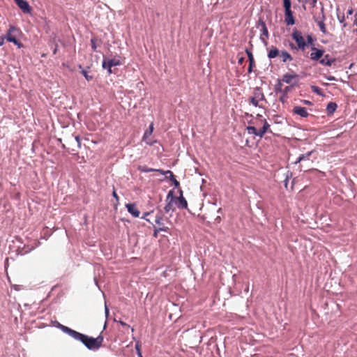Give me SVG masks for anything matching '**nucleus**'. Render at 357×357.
<instances>
[{
    "instance_id": "nucleus-1",
    "label": "nucleus",
    "mask_w": 357,
    "mask_h": 357,
    "mask_svg": "<svg viewBox=\"0 0 357 357\" xmlns=\"http://www.w3.org/2000/svg\"><path fill=\"white\" fill-rule=\"evenodd\" d=\"M59 328L75 340L82 342L90 350H98L100 349L104 340L102 335H99L96 338L89 337L61 324H59Z\"/></svg>"
},
{
    "instance_id": "nucleus-2",
    "label": "nucleus",
    "mask_w": 357,
    "mask_h": 357,
    "mask_svg": "<svg viewBox=\"0 0 357 357\" xmlns=\"http://www.w3.org/2000/svg\"><path fill=\"white\" fill-rule=\"evenodd\" d=\"M255 126H249L246 130L250 135H254L262 138L266 132L272 133L270 130V124L267 122L266 119L260 114H257L255 121L253 122Z\"/></svg>"
},
{
    "instance_id": "nucleus-3",
    "label": "nucleus",
    "mask_w": 357,
    "mask_h": 357,
    "mask_svg": "<svg viewBox=\"0 0 357 357\" xmlns=\"http://www.w3.org/2000/svg\"><path fill=\"white\" fill-rule=\"evenodd\" d=\"M261 100H265V96L263 91L261 88L256 87L254 89L252 96L249 98V102L255 107H260L259 103Z\"/></svg>"
},
{
    "instance_id": "nucleus-4",
    "label": "nucleus",
    "mask_w": 357,
    "mask_h": 357,
    "mask_svg": "<svg viewBox=\"0 0 357 357\" xmlns=\"http://www.w3.org/2000/svg\"><path fill=\"white\" fill-rule=\"evenodd\" d=\"M291 37L293 40L296 42L298 50H301L304 51L307 47V43L305 39L303 36L301 31L294 29L291 33Z\"/></svg>"
},
{
    "instance_id": "nucleus-5",
    "label": "nucleus",
    "mask_w": 357,
    "mask_h": 357,
    "mask_svg": "<svg viewBox=\"0 0 357 357\" xmlns=\"http://www.w3.org/2000/svg\"><path fill=\"white\" fill-rule=\"evenodd\" d=\"M19 31V29L13 25H10V27L6 33V36H5V38L10 43H14L15 45H17L19 48H21L23 47L22 43L16 38L15 36L13 34L15 32Z\"/></svg>"
},
{
    "instance_id": "nucleus-6",
    "label": "nucleus",
    "mask_w": 357,
    "mask_h": 357,
    "mask_svg": "<svg viewBox=\"0 0 357 357\" xmlns=\"http://www.w3.org/2000/svg\"><path fill=\"white\" fill-rule=\"evenodd\" d=\"M176 197L174 196L173 190L169 191L166 197V205L164 207L165 213H169L170 211H174V203L175 202Z\"/></svg>"
},
{
    "instance_id": "nucleus-7",
    "label": "nucleus",
    "mask_w": 357,
    "mask_h": 357,
    "mask_svg": "<svg viewBox=\"0 0 357 357\" xmlns=\"http://www.w3.org/2000/svg\"><path fill=\"white\" fill-rule=\"evenodd\" d=\"M120 61L119 59H104L102 61V68L105 69H107L108 74L112 73V68L113 66L120 65Z\"/></svg>"
},
{
    "instance_id": "nucleus-8",
    "label": "nucleus",
    "mask_w": 357,
    "mask_h": 357,
    "mask_svg": "<svg viewBox=\"0 0 357 357\" xmlns=\"http://www.w3.org/2000/svg\"><path fill=\"white\" fill-rule=\"evenodd\" d=\"M326 20V15L324 14V8L322 6L321 7V17L320 18L314 17V20L315 22H317V25L319 27L320 31L324 33H327V29L326 27V24L324 23V21Z\"/></svg>"
},
{
    "instance_id": "nucleus-9",
    "label": "nucleus",
    "mask_w": 357,
    "mask_h": 357,
    "mask_svg": "<svg viewBox=\"0 0 357 357\" xmlns=\"http://www.w3.org/2000/svg\"><path fill=\"white\" fill-rule=\"evenodd\" d=\"M153 130H154L153 123H151L149 125V128L145 130L143 137H142V140L150 146H152L154 143L156 142V141H151L150 139V136L152 135Z\"/></svg>"
},
{
    "instance_id": "nucleus-10",
    "label": "nucleus",
    "mask_w": 357,
    "mask_h": 357,
    "mask_svg": "<svg viewBox=\"0 0 357 357\" xmlns=\"http://www.w3.org/2000/svg\"><path fill=\"white\" fill-rule=\"evenodd\" d=\"M311 50H312V52L310 53V59L312 61H319L321 58H322L324 54V50L317 49L315 47H312L311 48Z\"/></svg>"
},
{
    "instance_id": "nucleus-11",
    "label": "nucleus",
    "mask_w": 357,
    "mask_h": 357,
    "mask_svg": "<svg viewBox=\"0 0 357 357\" xmlns=\"http://www.w3.org/2000/svg\"><path fill=\"white\" fill-rule=\"evenodd\" d=\"M17 6L23 11L24 13H30L31 11V8L29 6V3L25 0H14Z\"/></svg>"
},
{
    "instance_id": "nucleus-12",
    "label": "nucleus",
    "mask_w": 357,
    "mask_h": 357,
    "mask_svg": "<svg viewBox=\"0 0 357 357\" xmlns=\"http://www.w3.org/2000/svg\"><path fill=\"white\" fill-rule=\"evenodd\" d=\"M257 26L258 27H261V36H260V38H261V40L264 42L266 41V39L263 37V36H265L266 38H268L269 35H268V29L266 27V23L262 21V20H259V22H258V24H257Z\"/></svg>"
},
{
    "instance_id": "nucleus-13",
    "label": "nucleus",
    "mask_w": 357,
    "mask_h": 357,
    "mask_svg": "<svg viewBox=\"0 0 357 357\" xmlns=\"http://www.w3.org/2000/svg\"><path fill=\"white\" fill-rule=\"evenodd\" d=\"M292 112L293 114L303 118H306L309 116V113L307 112V109L301 106H294L292 109Z\"/></svg>"
},
{
    "instance_id": "nucleus-14",
    "label": "nucleus",
    "mask_w": 357,
    "mask_h": 357,
    "mask_svg": "<svg viewBox=\"0 0 357 357\" xmlns=\"http://www.w3.org/2000/svg\"><path fill=\"white\" fill-rule=\"evenodd\" d=\"M126 207L128 211L135 218H138L140 215V212L138 210L135 203H130L126 204Z\"/></svg>"
},
{
    "instance_id": "nucleus-15",
    "label": "nucleus",
    "mask_w": 357,
    "mask_h": 357,
    "mask_svg": "<svg viewBox=\"0 0 357 357\" xmlns=\"http://www.w3.org/2000/svg\"><path fill=\"white\" fill-rule=\"evenodd\" d=\"M174 202L177 204V206L179 208L183 209V208H187V207H188V202H187L186 199H185V197L183 196L182 191L180 192V196L178 197H176Z\"/></svg>"
},
{
    "instance_id": "nucleus-16",
    "label": "nucleus",
    "mask_w": 357,
    "mask_h": 357,
    "mask_svg": "<svg viewBox=\"0 0 357 357\" xmlns=\"http://www.w3.org/2000/svg\"><path fill=\"white\" fill-rule=\"evenodd\" d=\"M336 59L335 58L330 57L329 54H326L323 56L322 58L319 60V63L326 66H331L333 63L335 62Z\"/></svg>"
},
{
    "instance_id": "nucleus-17",
    "label": "nucleus",
    "mask_w": 357,
    "mask_h": 357,
    "mask_svg": "<svg viewBox=\"0 0 357 357\" xmlns=\"http://www.w3.org/2000/svg\"><path fill=\"white\" fill-rule=\"evenodd\" d=\"M285 15V22L287 25H293L295 24V20L293 16V13L291 10H287L284 13Z\"/></svg>"
},
{
    "instance_id": "nucleus-18",
    "label": "nucleus",
    "mask_w": 357,
    "mask_h": 357,
    "mask_svg": "<svg viewBox=\"0 0 357 357\" xmlns=\"http://www.w3.org/2000/svg\"><path fill=\"white\" fill-rule=\"evenodd\" d=\"M298 77V75L296 73L290 74V73H286L282 77V82L287 83V84H291L293 80L296 79Z\"/></svg>"
},
{
    "instance_id": "nucleus-19",
    "label": "nucleus",
    "mask_w": 357,
    "mask_h": 357,
    "mask_svg": "<svg viewBox=\"0 0 357 357\" xmlns=\"http://www.w3.org/2000/svg\"><path fill=\"white\" fill-rule=\"evenodd\" d=\"M154 221L155 224L158 226V227H165V224L163 222V214L161 211H159L157 214L155 215Z\"/></svg>"
},
{
    "instance_id": "nucleus-20",
    "label": "nucleus",
    "mask_w": 357,
    "mask_h": 357,
    "mask_svg": "<svg viewBox=\"0 0 357 357\" xmlns=\"http://www.w3.org/2000/svg\"><path fill=\"white\" fill-rule=\"evenodd\" d=\"M280 50L275 46H271L268 52V57L269 59H274L280 55Z\"/></svg>"
},
{
    "instance_id": "nucleus-21",
    "label": "nucleus",
    "mask_w": 357,
    "mask_h": 357,
    "mask_svg": "<svg viewBox=\"0 0 357 357\" xmlns=\"http://www.w3.org/2000/svg\"><path fill=\"white\" fill-rule=\"evenodd\" d=\"M279 56L282 57V62L284 63H286L287 61H291L293 60L291 55L287 51H281Z\"/></svg>"
},
{
    "instance_id": "nucleus-22",
    "label": "nucleus",
    "mask_w": 357,
    "mask_h": 357,
    "mask_svg": "<svg viewBox=\"0 0 357 357\" xmlns=\"http://www.w3.org/2000/svg\"><path fill=\"white\" fill-rule=\"evenodd\" d=\"M337 107V105L334 102H330L326 107V110L328 114H332L334 113V112L336 110Z\"/></svg>"
},
{
    "instance_id": "nucleus-23",
    "label": "nucleus",
    "mask_w": 357,
    "mask_h": 357,
    "mask_svg": "<svg viewBox=\"0 0 357 357\" xmlns=\"http://www.w3.org/2000/svg\"><path fill=\"white\" fill-rule=\"evenodd\" d=\"M313 151H309L307 152V153L305 154H302L301 155L298 159L295 161V164H297V163H299L301 162V161L303 160H310V158L311 156V155L312 154Z\"/></svg>"
},
{
    "instance_id": "nucleus-24",
    "label": "nucleus",
    "mask_w": 357,
    "mask_h": 357,
    "mask_svg": "<svg viewBox=\"0 0 357 357\" xmlns=\"http://www.w3.org/2000/svg\"><path fill=\"white\" fill-rule=\"evenodd\" d=\"M137 169L141 172H157L158 169L149 168L146 165H139L138 166Z\"/></svg>"
},
{
    "instance_id": "nucleus-25",
    "label": "nucleus",
    "mask_w": 357,
    "mask_h": 357,
    "mask_svg": "<svg viewBox=\"0 0 357 357\" xmlns=\"http://www.w3.org/2000/svg\"><path fill=\"white\" fill-rule=\"evenodd\" d=\"M75 141L76 142L75 148H71V151H77V149H80L81 147V139L79 135L75 136Z\"/></svg>"
},
{
    "instance_id": "nucleus-26",
    "label": "nucleus",
    "mask_w": 357,
    "mask_h": 357,
    "mask_svg": "<svg viewBox=\"0 0 357 357\" xmlns=\"http://www.w3.org/2000/svg\"><path fill=\"white\" fill-rule=\"evenodd\" d=\"M157 172H159L162 175H169V178L172 181L174 178H175L174 175L173 174L172 172L170 170L164 171L162 169H158Z\"/></svg>"
},
{
    "instance_id": "nucleus-27",
    "label": "nucleus",
    "mask_w": 357,
    "mask_h": 357,
    "mask_svg": "<svg viewBox=\"0 0 357 357\" xmlns=\"http://www.w3.org/2000/svg\"><path fill=\"white\" fill-rule=\"evenodd\" d=\"M155 229H154V231H153V236L155 238H157L158 237V232L159 231H168L169 230V228L167 227H154Z\"/></svg>"
},
{
    "instance_id": "nucleus-28",
    "label": "nucleus",
    "mask_w": 357,
    "mask_h": 357,
    "mask_svg": "<svg viewBox=\"0 0 357 357\" xmlns=\"http://www.w3.org/2000/svg\"><path fill=\"white\" fill-rule=\"evenodd\" d=\"M283 5L285 11L291 10V1L290 0H283Z\"/></svg>"
},
{
    "instance_id": "nucleus-29",
    "label": "nucleus",
    "mask_w": 357,
    "mask_h": 357,
    "mask_svg": "<svg viewBox=\"0 0 357 357\" xmlns=\"http://www.w3.org/2000/svg\"><path fill=\"white\" fill-rule=\"evenodd\" d=\"M311 89H312V91L314 93H317V94H318L319 96H322L323 95L322 90L319 87H318L317 86H312Z\"/></svg>"
},
{
    "instance_id": "nucleus-30",
    "label": "nucleus",
    "mask_w": 357,
    "mask_h": 357,
    "mask_svg": "<svg viewBox=\"0 0 357 357\" xmlns=\"http://www.w3.org/2000/svg\"><path fill=\"white\" fill-rule=\"evenodd\" d=\"M81 73L87 81H91L93 79V77L92 75H89L86 70H82Z\"/></svg>"
},
{
    "instance_id": "nucleus-31",
    "label": "nucleus",
    "mask_w": 357,
    "mask_h": 357,
    "mask_svg": "<svg viewBox=\"0 0 357 357\" xmlns=\"http://www.w3.org/2000/svg\"><path fill=\"white\" fill-rule=\"evenodd\" d=\"M305 41L307 43V46L313 45L314 39H313L312 35H307L306 37Z\"/></svg>"
},
{
    "instance_id": "nucleus-32",
    "label": "nucleus",
    "mask_w": 357,
    "mask_h": 357,
    "mask_svg": "<svg viewBox=\"0 0 357 357\" xmlns=\"http://www.w3.org/2000/svg\"><path fill=\"white\" fill-rule=\"evenodd\" d=\"M248 60H249L248 72H249V73H251V72H252V66H253L254 63H255L254 57H251V56H250V58L248 59Z\"/></svg>"
},
{
    "instance_id": "nucleus-33",
    "label": "nucleus",
    "mask_w": 357,
    "mask_h": 357,
    "mask_svg": "<svg viewBox=\"0 0 357 357\" xmlns=\"http://www.w3.org/2000/svg\"><path fill=\"white\" fill-rule=\"evenodd\" d=\"M112 196L115 198L116 199V203H115V206H118L119 204V197L118 196L116 190H115V188H114V190H113V192H112Z\"/></svg>"
},
{
    "instance_id": "nucleus-34",
    "label": "nucleus",
    "mask_w": 357,
    "mask_h": 357,
    "mask_svg": "<svg viewBox=\"0 0 357 357\" xmlns=\"http://www.w3.org/2000/svg\"><path fill=\"white\" fill-rule=\"evenodd\" d=\"M152 213H153V211H151V212H147V213H144V216H143L142 218H143L144 219H145L146 221H148V222H151V220H150V219H149V218H147L146 217H147V216L151 215Z\"/></svg>"
},
{
    "instance_id": "nucleus-35",
    "label": "nucleus",
    "mask_w": 357,
    "mask_h": 357,
    "mask_svg": "<svg viewBox=\"0 0 357 357\" xmlns=\"http://www.w3.org/2000/svg\"><path fill=\"white\" fill-rule=\"evenodd\" d=\"M317 3V0H310V4L312 7H315Z\"/></svg>"
},
{
    "instance_id": "nucleus-36",
    "label": "nucleus",
    "mask_w": 357,
    "mask_h": 357,
    "mask_svg": "<svg viewBox=\"0 0 357 357\" xmlns=\"http://www.w3.org/2000/svg\"><path fill=\"white\" fill-rule=\"evenodd\" d=\"M91 47H92V49L95 51L96 50V45L95 43V40L94 39H91Z\"/></svg>"
},
{
    "instance_id": "nucleus-37",
    "label": "nucleus",
    "mask_w": 357,
    "mask_h": 357,
    "mask_svg": "<svg viewBox=\"0 0 357 357\" xmlns=\"http://www.w3.org/2000/svg\"><path fill=\"white\" fill-rule=\"evenodd\" d=\"M172 182H173V183H174L175 187H178L180 185L179 182L176 178H174L172 180Z\"/></svg>"
},
{
    "instance_id": "nucleus-38",
    "label": "nucleus",
    "mask_w": 357,
    "mask_h": 357,
    "mask_svg": "<svg viewBox=\"0 0 357 357\" xmlns=\"http://www.w3.org/2000/svg\"><path fill=\"white\" fill-rule=\"evenodd\" d=\"M301 102H303L305 105H312V102H310L309 100H301Z\"/></svg>"
},
{
    "instance_id": "nucleus-39",
    "label": "nucleus",
    "mask_w": 357,
    "mask_h": 357,
    "mask_svg": "<svg viewBox=\"0 0 357 357\" xmlns=\"http://www.w3.org/2000/svg\"><path fill=\"white\" fill-rule=\"evenodd\" d=\"M246 54L248 55V59L250 58V56L253 57L252 53L248 50H246Z\"/></svg>"
},
{
    "instance_id": "nucleus-40",
    "label": "nucleus",
    "mask_w": 357,
    "mask_h": 357,
    "mask_svg": "<svg viewBox=\"0 0 357 357\" xmlns=\"http://www.w3.org/2000/svg\"><path fill=\"white\" fill-rule=\"evenodd\" d=\"M326 79L328 80V81H335L336 80L335 77H333V76H329V77H327Z\"/></svg>"
},
{
    "instance_id": "nucleus-41",
    "label": "nucleus",
    "mask_w": 357,
    "mask_h": 357,
    "mask_svg": "<svg viewBox=\"0 0 357 357\" xmlns=\"http://www.w3.org/2000/svg\"><path fill=\"white\" fill-rule=\"evenodd\" d=\"M290 47L291 50H296V49L298 50L297 46H296L294 43L290 44Z\"/></svg>"
},
{
    "instance_id": "nucleus-42",
    "label": "nucleus",
    "mask_w": 357,
    "mask_h": 357,
    "mask_svg": "<svg viewBox=\"0 0 357 357\" xmlns=\"http://www.w3.org/2000/svg\"><path fill=\"white\" fill-rule=\"evenodd\" d=\"M4 39H5V37H4V38H3V37H2V38L0 39V46H2V45H3V43H4Z\"/></svg>"
},
{
    "instance_id": "nucleus-43",
    "label": "nucleus",
    "mask_w": 357,
    "mask_h": 357,
    "mask_svg": "<svg viewBox=\"0 0 357 357\" xmlns=\"http://www.w3.org/2000/svg\"><path fill=\"white\" fill-rule=\"evenodd\" d=\"M14 289L17 291H19L20 289V286L19 285H14L13 286Z\"/></svg>"
},
{
    "instance_id": "nucleus-44",
    "label": "nucleus",
    "mask_w": 357,
    "mask_h": 357,
    "mask_svg": "<svg viewBox=\"0 0 357 357\" xmlns=\"http://www.w3.org/2000/svg\"><path fill=\"white\" fill-rule=\"evenodd\" d=\"M244 59L243 57L240 58L238 59V63L242 64L243 62Z\"/></svg>"
},
{
    "instance_id": "nucleus-45",
    "label": "nucleus",
    "mask_w": 357,
    "mask_h": 357,
    "mask_svg": "<svg viewBox=\"0 0 357 357\" xmlns=\"http://www.w3.org/2000/svg\"><path fill=\"white\" fill-rule=\"evenodd\" d=\"M57 46H58V45H56V47H55V48H54V50H53V54H56V52H57Z\"/></svg>"
},
{
    "instance_id": "nucleus-46",
    "label": "nucleus",
    "mask_w": 357,
    "mask_h": 357,
    "mask_svg": "<svg viewBox=\"0 0 357 357\" xmlns=\"http://www.w3.org/2000/svg\"><path fill=\"white\" fill-rule=\"evenodd\" d=\"M120 324L122 325V326H127V324L126 323H124L123 321H120Z\"/></svg>"
},
{
    "instance_id": "nucleus-47",
    "label": "nucleus",
    "mask_w": 357,
    "mask_h": 357,
    "mask_svg": "<svg viewBox=\"0 0 357 357\" xmlns=\"http://www.w3.org/2000/svg\"><path fill=\"white\" fill-rule=\"evenodd\" d=\"M299 2L306 3L307 0H298Z\"/></svg>"
},
{
    "instance_id": "nucleus-48",
    "label": "nucleus",
    "mask_w": 357,
    "mask_h": 357,
    "mask_svg": "<svg viewBox=\"0 0 357 357\" xmlns=\"http://www.w3.org/2000/svg\"><path fill=\"white\" fill-rule=\"evenodd\" d=\"M62 148H63V149H66V145L63 144H62Z\"/></svg>"
},
{
    "instance_id": "nucleus-49",
    "label": "nucleus",
    "mask_w": 357,
    "mask_h": 357,
    "mask_svg": "<svg viewBox=\"0 0 357 357\" xmlns=\"http://www.w3.org/2000/svg\"><path fill=\"white\" fill-rule=\"evenodd\" d=\"M341 134H339L336 136V138H338L340 136Z\"/></svg>"
},
{
    "instance_id": "nucleus-50",
    "label": "nucleus",
    "mask_w": 357,
    "mask_h": 357,
    "mask_svg": "<svg viewBox=\"0 0 357 357\" xmlns=\"http://www.w3.org/2000/svg\"><path fill=\"white\" fill-rule=\"evenodd\" d=\"M288 88H289V87H286V88H285V91H288Z\"/></svg>"
}]
</instances>
